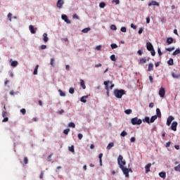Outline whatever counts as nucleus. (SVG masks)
<instances>
[{
	"instance_id": "61",
	"label": "nucleus",
	"mask_w": 180,
	"mask_h": 180,
	"mask_svg": "<svg viewBox=\"0 0 180 180\" xmlns=\"http://www.w3.org/2000/svg\"><path fill=\"white\" fill-rule=\"evenodd\" d=\"M144 30L143 29V28H140L139 29V34H141V33H143V31Z\"/></svg>"
},
{
	"instance_id": "51",
	"label": "nucleus",
	"mask_w": 180,
	"mask_h": 180,
	"mask_svg": "<svg viewBox=\"0 0 180 180\" xmlns=\"http://www.w3.org/2000/svg\"><path fill=\"white\" fill-rule=\"evenodd\" d=\"M149 51H150L151 56H153V57H154V56H155V51L154 49H152Z\"/></svg>"
},
{
	"instance_id": "41",
	"label": "nucleus",
	"mask_w": 180,
	"mask_h": 180,
	"mask_svg": "<svg viewBox=\"0 0 180 180\" xmlns=\"http://www.w3.org/2000/svg\"><path fill=\"white\" fill-rule=\"evenodd\" d=\"M121 32H122L123 33H126V32H127V30L126 29L125 27H122L120 29Z\"/></svg>"
},
{
	"instance_id": "8",
	"label": "nucleus",
	"mask_w": 180,
	"mask_h": 180,
	"mask_svg": "<svg viewBox=\"0 0 180 180\" xmlns=\"http://www.w3.org/2000/svg\"><path fill=\"white\" fill-rule=\"evenodd\" d=\"M146 49L148 50V51H150L151 50L154 49V46H153V44L150 42L146 43Z\"/></svg>"
},
{
	"instance_id": "35",
	"label": "nucleus",
	"mask_w": 180,
	"mask_h": 180,
	"mask_svg": "<svg viewBox=\"0 0 180 180\" xmlns=\"http://www.w3.org/2000/svg\"><path fill=\"white\" fill-rule=\"evenodd\" d=\"M175 50V47L166 48V51H174Z\"/></svg>"
},
{
	"instance_id": "10",
	"label": "nucleus",
	"mask_w": 180,
	"mask_h": 180,
	"mask_svg": "<svg viewBox=\"0 0 180 180\" xmlns=\"http://www.w3.org/2000/svg\"><path fill=\"white\" fill-rule=\"evenodd\" d=\"M148 6H160V4L155 1H152L148 4Z\"/></svg>"
},
{
	"instance_id": "56",
	"label": "nucleus",
	"mask_w": 180,
	"mask_h": 180,
	"mask_svg": "<svg viewBox=\"0 0 180 180\" xmlns=\"http://www.w3.org/2000/svg\"><path fill=\"white\" fill-rule=\"evenodd\" d=\"M131 27L132 29H134V30H136L137 29V26L136 25H134V24H131Z\"/></svg>"
},
{
	"instance_id": "25",
	"label": "nucleus",
	"mask_w": 180,
	"mask_h": 180,
	"mask_svg": "<svg viewBox=\"0 0 180 180\" xmlns=\"http://www.w3.org/2000/svg\"><path fill=\"white\" fill-rule=\"evenodd\" d=\"M180 53V49H176L173 53H172V56H176L178 54Z\"/></svg>"
},
{
	"instance_id": "2",
	"label": "nucleus",
	"mask_w": 180,
	"mask_h": 180,
	"mask_svg": "<svg viewBox=\"0 0 180 180\" xmlns=\"http://www.w3.org/2000/svg\"><path fill=\"white\" fill-rule=\"evenodd\" d=\"M126 94V91L123 89H115L114 91V95L115 96V98H117V99H120L122 98V96H123V95Z\"/></svg>"
},
{
	"instance_id": "54",
	"label": "nucleus",
	"mask_w": 180,
	"mask_h": 180,
	"mask_svg": "<svg viewBox=\"0 0 180 180\" xmlns=\"http://www.w3.org/2000/svg\"><path fill=\"white\" fill-rule=\"evenodd\" d=\"M77 136L79 140H82V138L84 137V136L82 134H79Z\"/></svg>"
},
{
	"instance_id": "32",
	"label": "nucleus",
	"mask_w": 180,
	"mask_h": 180,
	"mask_svg": "<svg viewBox=\"0 0 180 180\" xmlns=\"http://www.w3.org/2000/svg\"><path fill=\"white\" fill-rule=\"evenodd\" d=\"M143 122H146V123L150 124V117H146L145 119L143 120Z\"/></svg>"
},
{
	"instance_id": "3",
	"label": "nucleus",
	"mask_w": 180,
	"mask_h": 180,
	"mask_svg": "<svg viewBox=\"0 0 180 180\" xmlns=\"http://www.w3.org/2000/svg\"><path fill=\"white\" fill-rule=\"evenodd\" d=\"M6 116H8V112H6V107L4 105L2 112V117H4V120H2L3 123L8 122L9 118Z\"/></svg>"
},
{
	"instance_id": "18",
	"label": "nucleus",
	"mask_w": 180,
	"mask_h": 180,
	"mask_svg": "<svg viewBox=\"0 0 180 180\" xmlns=\"http://www.w3.org/2000/svg\"><path fill=\"white\" fill-rule=\"evenodd\" d=\"M43 37H44L43 40L44 43H47V41H49V37H47V33H44Z\"/></svg>"
},
{
	"instance_id": "46",
	"label": "nucleus",
	"mask_w": 180,
	"mask_h": 180,
	"mask_svg": "<svg viewBox=\"0 0 180 180\" xmlns=\"http://www.w3.org/2000/svg\"><path fill=\"white\" fill-rule=\"evenodd\" d=\"M112 3L115 4V5H119L120 4V0H112Z\"/></svg>"
},
{
	"instance_id": "29",
	"label": "nucleus",
	"mask_w": 180,
	"mask_h": 180,
	"mask_svg": "<svg viewBox=\"0 0 180 180\" xmlns=\"http://www.w3.org/2000/svg\"><path fill=\"white\" fill-rule=\"evenodd\" d=\"M167 63L169 65H174V59L169 58V60L167 61Z\"/></svg>"
},
{
	"instance_id": "9",
	"label": "nucleus",
	"mask_w": 180,
	"mask_h": 180,
	"mask_svg": "<svg viewBox=\"0 0 180 180\" xmlns=\"http://www.w3.org/2000/svg\"><path fill=\"white\" fill-rule=\"evenodd\" d=\"M174 117L169 116L167 120V125L171 126V123H172V120H174Z\"/></svg>"
},
{
	"instance_id": "1",
	"label": "nucleus",
	"mask_w": 180,
	"mask_h": 180,
	"mask_svg": "<svg viewBox=\"0 0 180 180\" xmlns=\"http://www.w3.org/2000/svg\"><path fill=\"white\" fill-rule=\"evenodd\" d=\"M117 163L120 168V169L122 171L124 175H125L126 178H129V169L127 167H124V165H126V160L123 159V156L122 155H120L117 158Z\"/></svg>"
},
{
	"instance_id": "7",
	"label": "nucleus",
	"mask_w": 180,
	"mask_h": 180,
	"mask_svg": "<svg viewBox=\"0 0 180 180\" xmlns=\"http://www.w3.org/2000/svg\"><path fill=\"white\" fill-rule=\"evenodd\" d=\"M178 126V122H173L171 125V129L173 130V131H176V127Z\"/></svg>"
},
{
	"instance_id": "33",
	"label": "nucleus",
	"mask_w": 180,
	"mask_h": 180,
	"mask_svg": "<svg viewBox=\"0 0 180 180\" xmlns=\"http://www.w3.org/2000/svg\"><path fill=\"white\" fill-rule=\"evenodd\" d=\"M174 171H176L177 172H180V165L174 167Z\"/></svg>"
},
{
	"instance_id": "34",
	"label": "nucleus",
	"mask_w": 180,
	"mask_h": 180,
	"mask_svg": "<svg viewBox=\"0 0 180 180\" xmlns=\"http://www.w3.org/2000/svg\"><path fill=\"white\" fill-rule=\"evenodd\" d=\"M68 127H72L73 129H75V124L74 122H70L68 124Z\"/></svg>"
},
{
	"instance_id": "13",
	"label": "nucleus",
	"mask_w": 180,
	"mask_h": 180,
	"mask_svg": "<svg viewBox=\"0 0 180 180\" xmlns=\"http://www.w3.org/2000/svg\"><path fill=\"white\" fill-rule=\"evenodd\" d=\"M29 29L32 34H36V30H37V28H34L33 25H30Z\"/></svg>"
},
{
	"instance_id": "63",
	"label": "nucleus",
	"mask_w": 180,
	"mask_h": 180,
	"mask_svg": "<svg viewBox=\"0 0 180 180\" xmlns=\"http://www.w3.org/2000/svg\"><path fill=\"white\" fill-rule=\"evenodd\" d=\"M149 108H154V103H150Z\"/></svg>"
},
{
	"instance_id": "17",
	"label": "nucleus",
	"mask_w": 180,
	"mask_h": 180,
	"mask_svg": "<svg viewBox=\"0 0 180 180\" xmlns=\"http://www.w3.org/2000/svg\"><path fill=\"white\" fill-rule=\"evenodd\" d=\"M150 168H151V163H148L145 166L146 172H150Z\"/></svg>"
},
{
	"instance_id": "64",
	"label": "nucleus",
	"mask_w": 180,
	"mask_h": 180,
	"mask_svg": "<svg viewBox=\"0 0 180 180\" xmlns=\"http://www.w3.org/2000/svg\"><path fill=\"white\" fill-rule=\"evenodd\" d=\"M146 23H150V17L146 18Z\"/></svg>"
},
{
	"instance_id": "15",
	"label": "nucleus",
	"mask_w": 180,
	"mask_h": 180,
	"mask_svg": "<svg viewBox=\"0 0 180 180\" xmlns=\"http://www.w3.org/2000/svg\"><path fill=\"white\" fill-rule=\"evenodd\" d=\"M159 176H160V178H162L163 179H165V178H167V173L165 172H161L159 173Z\"/></svg>"
},
{
	"instance_id": "4",
	"label": "nucleus",
	"mask_w": 180,
	"mask_h": 180,
	"mask_svg": "<svg viewBox=\"0 0 180 180\" xmlns=\"http://www.w3.org/2000/svg\"><path fill=\"white\" fill-rule=\"evenodd\" d=\"M131 124L135 126L136 124L140 125L141 123H143V121L141 120H139L137 117L132 118L131 120Z\"/></svg>"
},
{
	"instance_id": "62",
	"label": "nucleus",
	"mask_w": 180,
	"mask_h": 180,
	"mask_svg": "<svg viewBox=\"0 0 180 180\" xmlns=\"http://www.w3.org/2000/svg\"><path fill=\"white\" fill-rule=\"evenodd\" d=\"M149 81L150 82L153 83V76H149Z\"/></svg>"
},
{
	"instance_id": "44",
	"label": "nucleus",
	"mask_w": 180,
	"mask_h": 180,
	"mask_svg": "<svg viewBox=\"0 0 180 180\" xmlns=\"http://www.w3.org/2000/svg\"><path fill=\"white\" fill-rule=\"evenodd\" d=\"M110 29H111V30H117V28L116 27V25H111Z\"/></svg>"
},
{
	"instance_id": "42",
	"label": "nucleus",
	"mask_w": 180,
	"mask_h": 180,
	"mask_svg": "<svg viewBox=\"0 0 180 180\" xmlns=\"http://www.w3.org/2000/svg\"><path fill=\"white\" fill-rule=\"evenodd\" d=\"M74 92H75V90L74 89V88H72V87L70 88L69 93L72 94H74Z\"/></svg>"
},
{
	"instance_id": "24",
	"label": "nucleus",
	"mask_w": 180,
	"mask_h": 180,
	"mask_svg": "<svg viewBox=\"0 0 180 180\" xmlns=\"http://www.w3.org/2000/svg\"><path fill=\"white\" fill-rule=\"evenodd\" d=\"M115 143L113 142L110 143L107 146V150H110L112 147H114Z\"/></svg>"
},
{
	"instance_id": "58",
	"label": "nucleus",
	"mask_w": 180,
	"mask_h": 180,
	"mask_svg": "<svg viewBox=\"0 0 180 180\" xmlns=\"http://www.w3.org/2000/svg\"><path fill=\"white\" fill-rule=\"evenodd\" d=\"M130 141H131V143H134V141H136V138L131 137V138L130 139Z\"/></svg>"
},
{
	"instance_id": "48",
	"label": "nucleus",
	"mask_w": 180,
	"mask_h": 180,
	"mask_svg": "<svg viewBox=\"0 0 180 180\" xmlns=\"http://www.w3.org/2000/svg\"><path fill=\"white\" fill-rule=\"evenodd\" d=\"M8 18H9L10 22H12V13H9L8 14Z\"/></svg>"
},
{
	"instance_id": "36",
	"label": "nucleus",
	"mask_w": 180,
	"mask_h": 180,
	"mask_svg": "<svg viewBox=\"0 0 180 180\" xmlns=\"http://www.w3.org/2000/svg\"><path fill=\"white\" fill-rule=\"evenodd\" d=\"M99 6L100 8H104L105 6H106V4H105V2H101L99 4Z\"/></svg>"
},
{
	"instance_id": "37",
	"label": "nucleus",
	"mask_w": 180,
	"mask_h": 180,
	"mask_svg": "<svg viewBox=\"0 0 180 180\" xmlns=\"http://www.w3.org/2000/svg\"><path fill=\"white\" fill-rule=\"evenodd\" d=\"M110 60H111L112 61H116V56H115V55H111V56H110Z\"/></svg>"
},
{
	"instance_id": "38",
	"label": "nucleus",
	"mask_w": 180,
	"mask_h": 180,
	"mask_svg": "<svg viewBox=\"0 0 180 180\" xmlns=\"http://www.w3.org/2000/svg\"><path fill=\"white\" fill-rule=\"evenodd\" d=\"M70 129H64V130H63L64 134H66V135H68V133H70Z\"/></svg>"
},
{
	"instance_id": "16",
	"label": "nucleus",
	"mask_w": 180,
	"mask_h": 180,
	"mask_svg": "<svg viewBox=\"0 0 180 180\" xmlns=\"http://www.w3.org/2000/svg\"><path fill=\"white\" fill-rule=\"evenodd\" d=\"M89 96H84L82 97H81L80 101L83 103H86V99H88Z\"/></svg>"
},
{
	"instance_id": "21",
	"label": "nucleus",
	"mask_w": 180,
	"mask_h": 180,
	"mask_svg": "<svg viewBox=\"0 0 180 180\" xmlns=\"http://www.w3.org/2000/svg\"><path fill=\"white\" fill-rule=\"evenodd\" d=\"M167 44H172V43H174V39H172V37L167 38Z\"/></svg>"
},
{
	"instance_id": "30",
	"label": "nucleus",
	"mask_w": 180,
	"mask_h": 180,
	"mask_svg": "<svg viewBox=\"0 0 180 180\" xmlns=\"http://www.w3.org/2000/svg\"><path fill=\"white\" fill-rule=\"evenodd\" d=\"M121 137H126L127 136V132L126 131H122L120 134Z\"/></svg>"
},
{
	"instance_id": "12",
	"label": "nucleus",
	"mask_w": 180,
	"mask_h": 180,
	"mask_svg": "<svg viewBox=\"0 0 180 180\" xmlns=\"http://www.w3.org/2000/svg\"><path fill=\"white\" fill-rule=\"evenodd\" d=\"M109 81H107V82H104V85L105 86V89L107 91V96H110L109 95V86L108 85V84H109Z\"/></svg>"
},
{
	"instance_id": "53",
	"label": "nucleus",
	"mask_w": 180,
	"mask_h": 180,
	"mask_svg": "<svg viewBox=\"0 0 180 180\" xmlns=\"http://www.w3.org/2000/svg\"><path fill=\"white\" fill-rule=\"evenodd\" d=\"M101 49H102V46L101 45L96 46V50H97L98 51H99V50H101Z\"/></svg>"
},
{
	"instance_id": "60",
	"label": "nucleus",
	"mask_w": 180,
	"mask_h": 180,
	"mask_svg": "<svg viewBox=\"0 0 180 180\" xmlns=\"http://www.w3.org/2000/svg\"><path fill=\"white\" fill-rule=\"evenodd\" d=\"M43 175H44V173H43V172H41L40 175H39L40 179H43Z\"/></svg>"
},
{
	"instance_id": "14",
	"label": "nucleus",
	"mask_w": 180,
	"mask_h": 180,
	"mask_svg": "<svg viewBox=\"0 0 180 180\" xmlns=\"http://www.w3.org/2000/svg\"><path fill=\"white\" fill-rule=\"evenodd\" d=\"M172 77H173L175 79H180V73H172Z\"/></svg>"
},
{
	"instance_id": "20",
	"label": "nucleus",
	"mask_w": 180,
	"mask_h": 180,
	"mask_svg": "<svg viewBox=\"0 0 180 180\" xmlns=\"http://www.w3.org/2000/svg\"><path fill=\"white\" fill-rule=\"evenodd\" d=\"M154 70V65L153 63H149L148 64V71H153Z\"/></svg>"
},
{
	"instance_id": "47",
	"label": "nucleus",
	"mask_w": 180,
	"mask_h": 180,
	"mask_svg": "<svg viewBox=\"0 0 180 180\" xmlns=\"http://www.w3.org/2000/svg\"><path fill=\"white\" fill-rule=\"evenodd\" d=\"M158 53L160 57H161V56H162V52H161V49H160V48L158 49Z\"/></svg>"
},
{
	"instance_id": "57",
	"label": "nucleus",
	"mask_w": 180,
	"mask_h": 180,
	"mask_svg": "<svg viewBox=\"0 0 180 180\" xmlns=\"http://www.w3.org/2000/svg\"><path fill=\"white\" fill-rule=\"evenodd\" d=\"M41 50H46L47 49V46L46 45H41Z\"/></svg>"
},
{
	"instance_id": "28",
	"label": "nucleus",
	"mask_w": 180,
	"mask_h": 180,
	"mask_svg": "<svg viewBox=\"0 0 180 180\" xmlns=\"http://www.w3.org/2000/svg\"><path fill=\"white\" fill-rule=\"evenodd\" d=\"M147 63V60L146 58H141L139 61V64H146Z\"/></svg>"
},
{
	"instance_id": "31",
	"label": "nucleus",
	"mask_w": 180,
	"mask_h": 180,
	"mask_svg": "<svg viewBox=\"0 0 180 180\" xmlns=\"http://www.w3.org/2000/svg\"><path fill=\"white\" fill-rule=\"evenodd\" d=\"M89 30H91V28L87 27V28L83 29V30H82V32L83 33H88V32H89Z\"/></svg>"
},
{
	"instance_id": "55",
	"label": "nucleus",
	"mask_w": 180,
	"mask_h": 180,
	"mask_svg": "<svg viewBox=\"0 0 180 180\" xmlns=\"http://www.w3.org/2000/svg\"><path fill=\"white\" fill-rule=\"evenodd\" d=\"M60 96H65V93L63 92V91L59 90Z\"/></svg>"
},
{
	"instance_id": "22",
	"label": "nucleus",
	"mask_w": 180,
	"mask_h": 180,
	"mask_svg": "<svg viewBox=\"0 0 180 180\" xmlns=\"http://www.w3.org/2000/svg\"><path fill=\"white\" fill-rule=\"evenodd\" d=\"M156 116L157 117H161V110L160 108L156 109Z\"/></svg>"
},
{
	"instance_id": "59",
	"label": "nucleus",
	"mask_w": 180,
	"mask_h": 180,
	"mask_svg": "<svg viewBox=\"0 0 180 180\" xmlns=\"http://www.w3.org/2000/svg\"><path fill=\"white\" fill-rule=\"evenodd\" d=\"M174 34H176V36H179V34H178V30L177 29L174 30Z\"/></svg>"
},
{
	"instance_id": "39",
	"label": "nucleus",
	"mask_w": 180,
	"mask_h": 180,
	"mask_svg": "<svg viewBox=\"0 0 180 180\" xmlns=\"http://www.w3.org/2000/svg\"><path fill=\"white\" fill-rule=\"evenodd\" d=\"M111 49H117V44H112L111 45Z\"/></svg>"
},
{
	"instance_id": "27",
	"label": "nucleus",
	"mask_w": 180,
	"mask_h": 180,
	"mask_svg": "<svg viewBox=\"0 0 180 180\" xmlns=\"http://www.w3.org/2000/svg\"><path fill=\"white\" fill-rule=\"evenodd\" d=\"M39 70V65H37L34 70V75H37V70Z\"/></svg>"
},
{
	"instance_id": "40",
	"label": "nucleus",
	"mask_w": 180,
	"mask_h": 180,
	"mask_svg": "<svg viewBox=\"0 0 180 180\" xmlns=\"http://www.w3.org/2000/svg\"><path fill=\"white\" fill-rule=\"evenodd\" d=\"M69 151H71V153L75 152L74 146H70L68 148Z\"/></svg>"
},
{
	"instance_id": "19",
	"label": "nucleus",
	"mask_w": 180,
	"mask_h": 180,
	"mask_svg": "<svg viewBox=\"0 0 180 180\" xmlns=\"http://www.w3.org/2000/svg\"><path fill=\"white\" fill-rule=\"evenodd\" d=\"M80 86L83 89H86V86H85V82H84V79H80Z\"/></svg>"
},
{
	"instance_id": "11",
	"label": "nucleus",
	"mask_w": 180,
	"mask_h": 180,
	"mask_svg": "<svg viewBox=\"0 0 180 180\" xmlns=\"http://www.w3.org/2000/svg\"><path fill=\"white\" fill-rule=\"evenodd\" d=\"M63 5H64V0H58L57 6L59 8V9L63 8Z\"/></svg>"
},
{
	"instance_id": "50",
	"label": "nucleus",
	"mask_w": 180,
	"mask_h": 180,
	"mask_svg": "<svg viewBox=\"0 0 180 180\" xmlns=\"http://www.w3.org/2000/svg\"><path fill=\"white\" fill-rule=\"evenodd\" d=\"M20 112L22 115H26V109L22 108L20 110Z\"/></svg>"
},
{
	"instance_id": "52",
	"label": "nucleus",
	"mask_w": 180,
	"mask_h": 180,
	"mask_svg": "<svg viewBox=\"0 0 180 180\" xmlns=\"http://www.w3.org/2000/svg\"><path fill=\"white\" fill-rule=\"evenodd\" d=\"M72 18H73V19L79 20V17H78V15H77V14H74V15H72Z\"/></svg>"
},
{
	"instance_id": "6",
	"label": "nucleus",
	"mask_w": 180,
	"mask_h": 180,
	"mask_svg": "<svg viewBox=\"0 0 180 180\" xmlns=\"http://www.w3.org/2000/svg\"><path fill=\"white\" fill-rule=\"evenodd\" d=\"M62 19L65 22V23H68V25L71 24V20L68 19V17L66 15H62Z\"/></svg>"
},
{
	"instance_id": "45",
	"label": "nucleus",
	"mask_w": 180,
	"mask_h": 180,
	"mask_svg": "<svg viewBox=\"0 0 180 180\" xmlns=\"http://www.w3.org/2000/svg\"><path fill=\"white\" fill-rule=\"evenodd\" d=\"M29 163V159L27 157L24 158V164L27 165Z\"/></svg>"
},
{
	"instance_id": "23",
	"label": "nucleus",
	"mask_w": 180,
	"mask_h": 180,
	"mask_svg": "<svg viewBox=\"0 0 180 180\" xmlns=\"http://www.w3.org/2000/svg\"><path fill=\"white\" fill-rule=\"evenodd\" d=\"M157 115H153L150 118V123H154V122H155V120H157Z\"/></svg>"
},
{
	"instance_id": "43",
	"label": "nucleus",
	"mask_w": 180,
	"mask_h": 180,
	"mask_svg": "<svg viewBox=\"0 0 180 180\" xmlns=\"http://www.w3.org/2000/svg\"><path fill=\"white\" fill-rule=\"evenodd\" d=\"M124 113H126V115H130V113H131V110L130 109L126 110L124 111Z\"/></svg>"
},
{
	"instance_id": "26",
	"label": "nucleus",
	"mask_w": 180,
	"mask_h": 180,
	"mask_svg": "<svg viewBox=\"0 0 180 180\" xmlns=\"http://www.w3.org/2000/svg\"><path fill=\"white\" fill-rule=\"evenodd\" d=\"M18 61L13 60V61L11 63V67H17V66H18Z\"/></svg>"
},
{
	"instance_id": "49",
	"label": "nucleus",
	"mask_w": 180,
	"mask_h": 180,
	"mask_svg": "<svg viewBox=\"0 0 180 180\" xmlns=\"http://www.w3.org/2000/svg\"><path fill=\"white\" fill-rule=\"evenodd\" d=\"M50 64L52 67H54V58H51Z\"/></svg>"
},
{
	"instance_id": "5",
	"label": "nucleus",
	"mask_w": 180,
	"mask_h": 180,
	"mask_svg": "<svg viewBox=\"0 0 180 180\" xmlns=\"http://www.w3.org/2000/svg\"><path fill=\"white\" fill-rule=\"evenodd\" d=\"M159 95L160 98H164L165 96V89L164 87H161L159 90Z\"/></svg>"
}]
</instances>
